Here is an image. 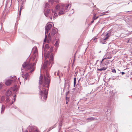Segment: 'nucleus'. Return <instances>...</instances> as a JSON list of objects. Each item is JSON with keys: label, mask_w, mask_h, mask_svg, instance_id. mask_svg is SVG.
Returning a JSON list of instances; mask_svg holds the SVG:
<instances>
[{"label": "nucleus", "mask_w": 132, "mask_h": 132, "mask_svg": "<svg viewBox=\"0 0 132 132\" xmlns=\"http://www.w3.org/2000/svg\"><path fill=\"white\" fill-rule=\"evenodd\" d=\"M53 47H51L50 51H48L47 53L46 58H50L49 60H46L43 64H42L40 69L43 70L45 72L46 76L44 77L40 75L39 80V86L40 97L44 102L46 101L47 97L48 91L50 87V84L51 80V78L48 72L50 71L54 63L53 61L54 55L52 53L53 51Z\"/></svg>", "instance_id": "1"}, {"label": "nucleus", "mask_w": 132, "mask_h": 132, "mask_svg": "<svg viewBox=\"0 0 132 132\" xmlns=\"http://www.w3.org/2000/svg\"><path fill=\"white\" fill-rule=\"evenodd\" d=\"M56 34L54 37V39L55 40L59 39L60 35L58 32H57L56 30L54 29H52L50 33L48 35V39H47V43H49L50 42H52V37L54 36Z\"/></svg>", "instance_id": "2"}, {"label": "nucleus", "mask_w": 132, "mask_h": 132, "mask_svg": "<svg viewBox=\"0 0 132 132\" xmlns=\"http://www.w3.org/2000/svg\"><path fill=\"white\" fill-rule=\"evenodd\" d=\"M36 61L37 60H36V62H34L33 63H29L27 64L26 62H24L22 65V67L21 69V71L23 70L22 68H24L26 67V68L27 70H31L32 69V70H31L29 72L30 73H32L35 70V68L34 67L36 65Z\"/></svg>", "instance_id": "3"}, {"label": "nucleus", "mask_w": 132, "mask_h": 132, "mask_svg": "<svg viewBox=\"0 0 132 132\" xmlns=\"http://www.w3.org/2000/svg\"><path fill=\"white\" fill-rule=\"evenodd\" d=\"M50 5L48 3H46L45 5V7L44 9V13L46 17H47L48 14L49 18H50L51 19H52V10H51L50 8Z\"/></svg>", "instance_id": "4"}, {"label": "nucleus", "mask_w": 132, "mask_h": 132, "mask_svg": "<svg viewBox=\"0 0 132 132\" xmlns=\"http://www.w3.org/2000/svg\"><path fill=\"white\" fill-rule=\"evenodd\" d=\"M19 87H18L16 84H15L13 87H11L5 93V97H8L10 96L12 94V91L14 92L15 91V94L19 89Z\"/></svg>", "instance_id": "5"}, {"label": "nucleus", "mask_w": 132, "mask_h": 132, "mask_svg": "<svg viewBox=\"0 0 132 132\" xmlns=\"http://www.w3.org/2000/svg\"><path fill=\"white\" fill-rule=\"evenodd\" d=\"M14 78L13 79V77L12 76H10V78H12L13 79H8L5 82V84L7 86H9L13 82H14L16 81V76H14Z\"/></svg>", "instance_id": "6"}, {"label": "nucleus", "mask_w": 132, "mask_h": 132, "mask_svg": "<svg viewBox=\"0 0 132 132\" xmlns=\"http://www.w3.org/2000/svg\"><path fill=\"white\" fill-rule=\"evenodd\" d=\"M65 6V5L63 4H62L61 5V6L59 4H57L55 7V9L57 10H62L64 11L63 7Z\"/></svg>", "instance_id": "7"}, {"label": "nucleus", "mask_w": 132, "mask_h": 132, "mask_svg": "<svg viewBox=\"0 0 132 132\" xmlns=\"http://www.w3.org/2000/svg\"><path fill=\"white\" fill-rule=\"evenodd\" d=\"M52 27V24L47 23L45 27V30L46 32L48 34L50 29Z\"/></svg>", "instance_id": "8"}, {"label": "nucleus", "mask_w": 132, "mask_h": 132, "mask_svg": "<svg viewBox=\"0 0 132 132\" xmlns=\"http://www.w3.org/2000/svg\"><path fill=\"white\" fill-rule=\"evenodd\" d=\"M103 111L105 112L107 116L110 114V113L111 111V109H108L107 107H105L104 108Z\"/></svg>", "instance_id": "9"}, {"label": "nucleus", "mask_w": 132, "mask_h": 132, "mask_svg": "<svg viewBox=\"0 0 132 132\" xmlns=\"http://www.w3.org/2000/svg\"><path fill=\"white\" fill-rule=\"evenodd\" d=\"M29 127L31 128V130L32 131V132H39L37 128L35 126H29Z\"/></svg>", "instance_id": "10"}, {"label": "nucleus", "mask_w": 132, "mask_h": 132, "mask_svg": "<svg viewBox=\"0 0 132 132\" xmlns=\"http://www.w3.org/2000/svg\"><path fill=\"white\" fill-rule=\"evenodd\" d=\"M98 119L96 117H90L87 119L86 121L88 122H91L93 120H98Z\"/></svg>", "instance_id": "11"}, {"label": "nucleus", "mask_w": 132, "mask_h": 132, "mask_svg": "<svg viewBox=\"0 0 132 132\" xmlns=\"http://www.w3.org/2000/svg\"><path fill=\"white\" fill-rule=\"evenodd\" d=\"M110 58H111V57L109 58V57H105L104 58H103L101 61H100V67L101 68V67H104V64H103V63H102V62H103V61L104 60H105L106 59H110Z\"/></svg>", "instance_id": "12"}, {"label": "nucleus", "mask_w": 132, "mask_h": 132, "mask_svg": "<svg viewBox=\"0 0 132 132\" xmlns=\"http://www.w3.org/2000/svg\"><path fill=\"white\" fill-rule=\"evenodd\" d=\"M37 48L35 47L32 48V50L31 53H33V54H37Z\"/></svg>", "instance_id": "13"}, {"label": "nucleus", "mask_w": 132, "mask_h": 132, "mask_svg": "<svg viewBox=\"0 0 132 132\" xmlns=\"http://www.w3.org/2000/svg\"><path fill=\"white\" fill-rule=\"evenodd\" d=\"M51 14H53L52 16H53V18L54 19L56 17L58 16V15L56 12L54 11L53 10H52Z\"/></svg>", "instance_id": "14"}, {"label": "nucleus", "mask_w": 132, "mask_h": 132, "mask_svg": "<svg viewBox=\"0 0 132 132\" xmlns=\"http://www.w3.org/2000/svg\"><path fill=\"white\" fill-rule=\"evenodd\" d=\"M50 46L48 44H46L45 45V48L44 49V51H45V53H46L47 51L46 49H48L50 48Z\"/></svg>", "instance_id": "15"}, {"label": "nucleus", "mask_w": 132, "mask_h": 132, "mask_svg": "<svg viewBox=\"0 0 132 132\" xmlns=\"http://www.w3.org/2000/svg\"><path fill=\"white\" fill-rule=\"evenodd\" d=\"M21 75L22 77L24 78L25 80H27L28 77L29 76V74L28 73H27L25 74L24 75H23V74Z\"/></svg>", "instance_id": "16"}, {"label": "nucleus", "mask_w": 132, "mask_h": 132, "mask_svg": "<svg viewBox=\"0 0 132 132\" xmlns=\"http://www.w3.org/2000/svg\"><path fill=\"white\" fill-rule=\"evenodd\" d=\"M108 67H101V68H97V70L98 71H104L106 69L108 68Z\"/></svg>", "instance_id": "17"}, {"label": "nucleus", "mask_w": 132, "mask_h": 132, "mask_svg": "<svg viewBox=\"0 0 132 132\" xmlns=\"http://www.w3.org/2000/svg\"><path fill=\"white\" fill-rule=\"evenodd\" d=\"M67 84H68V87H67V90L70 91L69 90V88L70 87V81L68 79H67Z\"/></svg>", "instance_id": "18"}, {"label": "nucleus", "mask_w": 132, "mask_h": 132, "mask_svg": "<svg viewBox=\"0 0 132 132\" xmlns=\"http://www.w3.org/2000/svg\"><path fill=\"white\" fill-rule=\"evenodd\" d=\"M62 126V121H61L59 123V125L58 126V128L59 130H58V132H60V130L61 128V127Z\"/></svg>", "instance_id": "19"}, {"label": "nucleus", "mask_w": 132, "mask_h": 132, "mask_svg": "<svg viewBox=\"0 0 132 132\" xmlns=\"http://www.w3.org/2000/svg\"><path fill=\"white\" fill-rule=\"evenodd\" d=\"M106 40L104 39V38H102L100 39V42L101 43L103 44H105L106 43V41H105Z\"/></svg>", "instance_id": "20"}, {"label": "nucleus", "mask_w": 132, "mask_h": 132, "mask_svg": "<svg viewBox=\"0 0 132 132\" xmlns=\"http://www.w3.org/2000/svg\"><path fill=\"white\" fill-rule=\"evenodd\" d=\"M5 107L4 105H2L1 108V113L2 114L3 113L4 111Z\"/></svg>", "instance_id": "21"}, {"label": "nucleus", "mask_w": 132, "mask_h": 132, "mask_svg": "<svg viewBox=\"0 0 132 132\" xmlns=\"http://www.w3.org/2000/svg\"><path fill=\"white\" fill-rule=\"evenodd\" d=\"M65 12H65L64 11H62V10H60L59 12L58 13V15L60 16L64 14L65 13Z\"/></svg>", "instance_id": "22"}, {"label": "nucleus", "mask_w": 132, "mask_h": 132, "mask_svg": "<svg viewBox=\"0 0 132 132\" xmlns=\"http://www.w3.org/2000/svg\"><path fill=\"white\" fill-rule=\"evenodd\" d=\"M57 40H58L56 41L55 44H54V45L55 47H59V39Z\"/></svg>", "instance_id": "23"}, {"label": "nucleus", "mask_w": 132, "mask_h": 132, "mask_svg": "<svg viewBox=\"0 0 132 132\" xmlns=\"http://www.w3.org/2000/svg\"><path fill=\"white\" fill-rule=\"evenodd\" d=\"M23 4H22L21 6V7H20V9L19 11V17L20 16V15H21V10L23 9Z\"/></svg>", "instance_id": "24"}, {"label": "nucleus", "mask_w": 132, "mask_h": 132, "mask_svg": "<svg viewBox=\"0 0 132 132\" xmlns=\"http://www.w3.org/2000/svg\"><path fill=\"white\" fill-rule=\"evenodd\" d=\"M66 84H67V79H64V87L63 89H65L66 87L67 86Z\"/></svg>", "instance_id": "25"}, {"label": "nucleus", "mask_w": 132, "mask_h": 132, "mask_svg": "<svg viewBox=\"0 0 132 132\" xmlns=\"http://www.w3.org/2000/svg\"><path fill=\"white\" fill-rule=\"evenodd\" d=\"M110 36V35H109L107 33V34L105 35L106 37L104 38V39L106 40L108 39Z\"/></svg>", "instance_id": "26"}, {"label": "nucleus", "mask_w": 132, "mask_h": 132, "mask_svg": "<svg viewBox=\"0 0 132 132\" xmlns=\"http://www.w3.org/2000/svg\"><path fill=\"white\" fill-rule=\"evenodd\" d=\"M110 36V35H109L107 33V34L105 35L106 37L104 38V39L106 40L108 39Z\"/></svg>", "instance_id": "27"}, {"label": "nucleus", "mask_w": 132, "mask_h": 132, "mask_svg": "<svg viewBox=\"0 0 132 132\" xmlns=\"http://www.w3.org/2000/svg\"><path fill=\"white\" fill-rule=\"evenodd\" d=\"M69 5H70V4H68L67 6L65 5V6L64 7H65V9L64 10V11L65 12H67L68 8V7Z\"/></svg>", "instance_id": "28"}, {"label": "nucleus", "mask_w": 132, "mask_h": 132, "mask_svg": "<svg viewBox=\"0 0 132 132\" xmlns=\"http://www.w3.org/2000/svg\"><path fill=\"white\" fill-rule=\"evenodd\" d=\"M12 104H11V102H8L6 103V106L7 107L9 108H10L11 105Z\"/></svg>", "instance_id": "29"}, {"label": "nucleus", "mask_w": 132, "mask_h": 132, "mask_svg": "<svg viewBox=\"0 0 132 132\" xmlns=\"http://www.w3.org/2000/svg\"><path fill=\"white\" fill-rule=\"evenodd\" d=\"M56 124H55L54 126H52L50 128H49L48 129V131H50L52 129H53L55 127V126L56 125Z\"/></svg>", "instance_id": "30"}, {"label": "nucleus", "mask_w": 132, "mask_h": 132, "mask_svg": "<svg viewBox=\"0 0 132 132\" xmlns=\"http://www.w3.org/2000/svg\"><path fill=\"white\" fill-rule=\"evenodd\" d=\"M49 2L52 5L53 4L54 2V0H48Z\"/></svg>", "instance_id": "31"}, {"label": "nucleus", "mask_w": 132, "mask_h": 132, "mask_svg": "<svg viewBox=\"0 0 132 132\" xmlns=\"http://www.w3.org/2000/svg\"><path fill=\"white\" fill-rule=\"evenodd\" d=\"M37 56V54H33V60H34L36 56Z\"/></svg>", "instance_id": "32"}, {"label": "nucleus", "mask_w": 132, "mask_h": 132, "mask_svg": "<svg viewBox=\"0 0 132 132\" xmlns=\"http://www.w3.org/2000/svg\"><path fill=\"white\" fill-rule=\"evenodd\" d=\"M6 97L7 98L6 100V103H7L9 102L10 101V100L9 97Z\"/></svg>", "instance_id": "33"}, {"label": "nucleus", "mask_w": 132, "mask_h": 132, "mask_svg": "<svg viewBox=\"0 0 132 132\" xmlns=\"http://www.w3.org/2000/svg\"><path fill=\"white\" fill-rule=\"evenodd\" d=\"M107 12V11L106 12H105L102 13V14L100 15L99 16H102L104 15H105L107 14H106Z\"/></svg>", "instance_id": "34"}, {"label": "nucleus", "mask_w": 132, "mask_h": 132, "mask_svg": "<svg viewBox=\"0 0 132 132\" xmlns=\"http://www.w3.org/2000/svg\"><path fill=\"white\" fill-rule=\"evenodd\" d=\"M65 99L66 101H69V97H68L67 96H65Z\"/></svg>", "instance_id": "35"}, {"label": "nucleus", "mask_w": 132, "mask_h": 132, "mask_svg": "<svg viewBox=\"0 0 132 132\" xmlns=\"http://www.w3.org/2000/svg\"><path fill=\"white\" fill-rule=\"evenodd\" d=\"M109 63V62L108 61H105V64H104V65H107Z\"/></svg>", "instance_id": "36"}, {"label": "nucleus", "mask_w": 132, "mask_h": 132, "mask_svg": "<svg viewBox=\"0 0 132 132\" xmlns=\"http://www.w3.org/2000/svg\"><path fill=\"white\" fill-rule=\"evenodd\" d=\"M112 72L114 73H116V70L114 68L112 69Z\"/></svg>", "instance_id": "37"}, {"label": "nucleus", "mask_w": 132, "mask_h": 132, "mask_svg": "<svg viewBox=\"0 0 132 132\" xmlns=\"http://www.w3.org/2000/svg\"><path fill=\"white\" fill-rule=\"evenodd\" d=\"M73 79H74L73 83H76V77H74L73 78Z\"/></svg>", "instance_id": "38"}, {"label": "nucleus", "mask_w": 132, "mask_h": 132, "mask_svg": "<svg viewBox=\"0 0 132 132\" xmlns=\"http://www.w3.org/2000/svg\"><path fill=\"white\" fill-rule=\"evenodd\" d=\"M111 30H110L107 33L108 34H109V35H110L111 36Z\"/></svg>", "instance_id": "39"}, {"label": "nucleus", "mask_w": 132, "mask_h": 132, "mask_svg": "<svg viewBox=\"0 0 132 132\" xmlns=\"http://www.w3.org/2000/svg\"><path fill=\"white\" fill-rule=\"evenodd\" d=\"M70 93V91L68 90L67 92H66L65 93V96H67Z\"/></svg>", "instance_id": "40"}, {"label": "nucleus", "mask_w": 132, "mask_h": 132, "mask_svg": "<svg viewBox=\"0 0 132 132\" xmlns=\"http://www.w3.org/2000/svg\"><path fill=\"white\" fill-rule=\"evenodd\" d=\"M47 34L48 35V34L47 33V32H46V31H45V39H46L47 37V35H46V34Z\"/></svg>", "instance_id": "41"}, {"label": "nucleus", "mask_w": 132, "mask_h": 132, "mask_svg": "<svg viewBox=\"0 0 132 132\" xmlns=\"http://www.w3.org/2000/svg\"><path fill=\"white\" fill-rule=\"evenodd\" d=\"M78 71H76V72L75 73V75H74V76L75 77H76V76L77 75L78 73Z\"/></svg>", "instance_id": "42"}, {"label": "nucleus", "mask_w": 132, "mask_h": 132, "mask_svg": "<svg viewBox=\"0 0 132 132\" xmlns=\"http://www.w3.org/2000/svg\"><path fill=\"white\" fill-rule=\"evenodd\" d=\"M28 128L29 129V132H32V131L31 130V128H29V126L28 127Z\"/></svg>", "instance_id": "43"}, {"label": "nucleus", "mask_w": 132, "mask_h": 132, "mask_svg": "<svg viewBox=\"0 0 132 132\" xmlns=\"http://www.w3.org/2000/svg\"><path fill=\"white\" fill-rule=\"evenodd\" d=\"M92 20H93L91 21L90 24H91L92 23H93L94 22V21L95 20H94L93 19V17H92Z\"/></svg>", "instance_id": "44"}, {"label": "nucleus", "mask_w": 132, "mask_h": 132, "mask_svg": "<svg viewBox=\"0 0 132 132\" xmlns=\"http://www.w3.org/2000/svg\"><path fill=\"white\" fill-rule=\"evenodd\" d=\"M99 17V16H97V17L96 16V17L95 19L94 18V17H93V19H94V20H96V19H97V18H98Z\"/></svg>", "instance_id": "45"}, {"label": "nucleus", "mask_w": 132, "mask_h": 132, "mask_svg": "<svg viewBox=\"0 0 132 132\" xmlns=\"http://www.w3.org/2000/svg\"><path fill=\"white\" fill-rule=\"evenodd\" d=\"M99 17V16H97V17L96 16V17L95 19L94 18V17H93V19H94V20H96V19H97V18H98Z\"/></svg>", "instance_id": "46"}, {"label": "nucleus", "mask_w": 132, "mask_h": 132, "mask_svg": "<svg viewBox=\"0 0 132 132\" xmlns=\"http://www.w3.org/2000/svg\"><path fill=\"white\" fill-rule=\"evenodd\" d=\"M18 91L16 92V94H17V93ZM14 92H15V93H15V95L13 96V98H16V94H15V91Z\"/></svg>", "instance_id": "47"}, {"label": "nucleus", "mask_w": 132, "mask_h": 132, "mask_svg": "<svg viewBox=\"0 0 132 132\" xmlns=\"http://www.w3.org/2000/svg\"><path fill=\"white\" fill-rule=\"evenodd\" d=\"M59 72H60V71L59 70H58V71L57 73V76H59V77L60 79V76L59 75V73H60Z\"/></svg>", "instance_id": "48"}, {"label": "nucleus", "mask_w": 132, "mask_h": 132, "mask_svg": "<svg viewBox=\"0 0 132 132\" xmlns=\"http://www.w3.org/2000/svg\"><path fill=\"white\" fill-rule=\"evenodd\" d=\"M97 39V38L96 37H94L92 39V40H93V41Z\"/></svg>", "instance_id": "49"}, {"label": "nucleus", "mask_w": 132, "mask_h": 132, "mask_svg": "<svg viewBox=\"0 0 132 132\" xmlns=\"http://www.w3.org/2000/svg\"><path fill=\"white\" fill-rule=\"evenodd\" d=\"M80 80H81V81H82V80H83V78L81 80V78H80L79 79V80H78V83H79V82L80 81Z\"/></svg>", "instance_id": "50"}, {"label": "nucleus", "mask_w": 132, "mask_h": 132, "mask_svg": "<svg viewBox=\"0 0 132 132\" xmlns=\"http://www.w3.org/2000/svg\"><path fill=\"white\" fill-rule=\"evenodd\" d=\"M12 100L14 101V102H15L16 100V98H13Z\"/></svg>", "instance_id": "51"}, {"label": "nucleus", "mask_w": 132, "mask_h": 132, "mask_svg": "<svg viewBox=\"0 0 132 132\" xmlns=\"http://www.w3.org/2000/svg\"><path fill=\"white\" fill-rule=\"evenodd\" d=\"M55 47L56 48H55V51L56 52V51H57V49L59 47Z\"/></svg>", "instance_id": "52"}, {"label": "nucleus", "mask_w": 132, "mask_h": 132, "mask_svg": "<svg viewBox=\"0 0 132 132\" xmlns=\"http://www.w3.org/2000/svg\"><path fill=\"white\" fill-rule=\"evenodd\" d=\"M73 87H76V83H73Z\"/></svg>", "instance_id": "53"}, {"label": "nucleus", "mask_w": 132, "mask_h": 132, "mask_svg": "<svg viewBox=\"0 0 132 132\" xmlns=\"http://www.w3.org/2000/svg\"><path fill=\"white\" fill-rule=\"evenodd\" d=\"M59 0H56L55 1L54 0V2H56V3H59Z\"/></svg>", "instance_id": "54"}, {"label": "nucleus", "mask_w": 132, "mask_h": 132, "mask_svg": "<svg viewBox=\"0 0 132 132\" xmlns=\"http://www.w3.org/2000/svg\"><path fill=\"white\" fill-rule=\"evenodd\" d=\"M71 13H72V14L74 13V10L73 9H72V10L71 11Z\"/></svg>", "instance_id": "55"}, {"label": "nucleus", "mask_w": 132, "mask_h": 132, "mask_svg": "<svg viewBox=\"0 0 132 132\" xmlns=\"http://www.w3.org/2000/svg\"><path fill=\"white\" fill-rule=\"evenodd\" d=\"M120 72V73H121L122 75H123L125 74V73L124 72Z\"/></svg>", "instance_id": "56"}, {"label": "nucleus", "mask_w": 132, "mask_h": 132, "mask_svg": "<svg viewBox=\"0 0 132 132\" xmlns=\"http://www.w3.org/2000/svg\"><path fill=\"white\" fill-rule=\"evenodd\" d=\"M96 14H94L93 16V17H94V19L96 17Z\"/></svg>", "instance_id": "57"}, {"label": "nucleus", "mask_w": 132, "mask_h": 132, "mask_svg": "<svg viewBox=\"0 0 132 132\" xmlns=\"http://www.w3.org/2000/svg\"><path fill=\"white\" fill-rule=\"evenodd\" d=\"M46 39L44 38V42H46Z\"/></svg>", "instance_id": "58"}, {"label": "nucleus", "mask_w": 132, "mask_h": 132, "mask_svg": "<svg viewBox=\"0 0 132 132\" xmlns=\"http://www.w3.org/2000/svg\"><path fill=\"white\" fill-rule=\"evenodd\" d=\"M2 28V25L0 24V30Z\"/></svg>", "instance_id": "59"}, {"label": "nucleus", "mask_w": 132, "mask_h": 132, "mask_svg": "<svg viewBox=\"0 0 132 132\" xmlns=\"http://www.w3.org/2000/svg\"><path fill=\"white\" fill-rule=\"evenodd\" d=\"M98 61H99V60H97V61H96V63L95 64H97V63L98 62Z\"/></svg>", "instance_id": "60"}, {"label": "nucleus", "mask_w": 132, "mask_h": 132, "mask_svg": "<svg viewBox=\"0 0 132 132\" xmlns=\"http://www.w3.org/2000/svg\"><path fill=\"white\" fill-rule=\"evenodd\" d=\"M116 78L115 77H114L112 78V80H114L116 79Z\"/></svg>", "instance_id": "61"}, {"label": "nucleus", "mask_w": 132, "mask_h": 132, "mask_svg": "<svg viewBox=\"0 0 132 132\" xmlns=\"http://www.w3.org/2000/svg\"><path fill=\"white\" fill-rule=\"evenodd\" d=\"M14 102H14V101H12V102H11V104H13V103H14Z\"/></svg>", "instance_id": "62"}, {"label": "nucleus", "mask_w": 132, "mask_h": 132, "mask_svg": "<svg viewBox=\"0 0 132 132\" xmlns=\"http://www.w3.org/2000/svg\"><path fill=\"white\" fill-rule=\"evenodd\" d=\"M14 102H14V101H12V102H11V104H13V103H14Z\"/></svg>", "instance_id": "63"}, {"label": "nucleus", "mask_w": 132, "mask_h": 132, "mask_svg": "<svg viewBox=\"0 0 132 132\" xmlns=\"http://www.w3.org/2000/svg\"><path fill=\"white\" fill-rule=\"evenodd\" d=\"M129 39H128V40H127V43H129Z\"/></svg>", "instance_id": "64"}]
</instances>
